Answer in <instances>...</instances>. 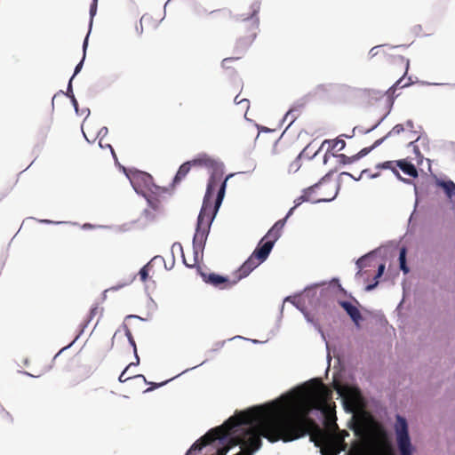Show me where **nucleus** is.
Segmentation results:
<instances>
[{"instance_id":"obj_1","label":"nucleus","mask_w":455,"mask_h":455,"mask_svg":"<svg viewBox=\"0 0 455 455\" xmlns=\"http://www.w3.org/2000/svg\"><path fill=\"white\" fill-rule=\"evenodd\" d=\"M298 416V406L286 410L278 402L265 403L247 411L235 413L223 425H227L224 442L215 441L217 449L248 446L253 437L266 438L270 443L293 442L305 436L302 428L293 425Z\"/></svg>"},{"instance_id":"obj_2","label":"nucleus","mask_w":455,"mask_h":455,"mask_svg":"<svg viewBox=\"0 0 455 455\" xmlns=\"http://www.w3.org/2000/svg\"><path fill=\"white\" fill-rule=\"evenodd\" d=\"M332 391L320 379H313L309 385L302 387V396L299 401V415L293 425L302 428L305 435H309L310 442L320 447L322 455H338L344 451V442L323 431L315 421L308 417L311 410L323 411Z\"/></svg>"},{"instance_id":"obj_3","label":"nucleus","mask_w":455,"mask_h":455,"mask_svg":"<svg viewBox=\"0 0 455 455\" xmlns=\"http://www.w3.org/2000/svg\"><path fill=\"white\" fill-rule=\"evenodd\" d=\"M227 179L223 180L221 174L217 172L210 176L206 194H204V203H202L201 212H199L198 221H196V235H194L193 238V259H187L184 258L183 248L180 243H175L172 245V253L177 251L182 254L183 264L188 267L196 266L199 259L202 257L205 241H207L208 234L210 233L211 224H212L219 207L221 202H223Z\"/></svg>"},{"instance_id":"obj_4","label":"nucleus","mask_w":455,"mask_h":455,"mask_svg":"<svg viewBox=\"0 0 455 455\" xmlns=\"http://www.w3.org/2000/svg\"><path fill=\"white\" fill-rule=\"evenodd\" d=\"M259 10V4L255 3L251 7L250 15L247 17L242 15V19L237 21V38L235 49L239 52L246 51L256 38L257 30H259V17H257Z\"/></svg>"},{"instance_id":"obj_5","label":"nucleus","mask_w":455,"mask_h":455,"mask_svg":"<svg viewBox=\"0 0 455 455\" xmlns=\"http://www.w3.org/2000/svg\"><path fill=\"white\" fill-rule=\"evenodd\" d=\"M336 185L329 181L322 180L319 183L311 186L304 191L302 195L294 199V208L298 207L304 202L313 204L320 202H330L336 196Z\"/></svg>"},{"instance_id":"obj_6","label":"nucleus","mask_w":455,"mask_h":455,"mask_svg":"<svg viewBox=\"0 0 455 455\" xmlns=\"http://www.w3.org/2000/svg\"><path fill=\"white\" fill-rule=\"evenodd\" d=\"M397 168L402 170L403 173L411 178H416L419 175V172H417V169H415L414 164L406 159H402L399 161H385L383 163H379L376 164L375 172H372L371 170H363L362 171V175H366L368 179H377L379 177V171L391 170L392 173H394L395 176L399 179V180L405 182L406 180L400 175Z\"/></svg>"},{"instance_id":"obj_7","label":"nucleus","mask_w":455,"mask_h":455,"mask_svg":"<svg viewBox=\"0 0 455 455\" xmlns=\"http://www.w3.org/2000/svg\"><path fill=\"white\" fill-rule=\"evenodd\" d=\"M270 253V245L267 244L263 248H256L253 251L252 254H251L250 258L237 268L236 272H235V277L237 280H242L247 277L251 271L256 269L261 263H263L266 259L269 256Z\"/></svg>"},{"instance_id":"obj_8","label":"nucleus","mask_w":455,"mask_h":455,"mask_svg":"<svg viewBox=\"0 0 455 455\" xmlns=\"http://www.w3.org/2000/svg\"><path fill=\"white\" fill-rule=\"evenodd\" d=\"M225 427H227V424H222L221 426L208 431L204 436L191 445L190 449H188L185 455H196L207 445L213 444L215 442H224L225 435L227 434L224 430Z\"/></svg>"},{"instance_id":"obj_9","label":"nucleus","mask_w":455,"mask_h":455,"mask_svg":"<svg viewBox=\"0 0 455 455\" xmlns=\"http://www.w3.org/2000/svg\"><path fill=\"white\" fill-rule=\"evenodd\" d=\"M395 434H396V443L400 454L411 455L413 446L408 433V423L402 416L396 415V423H395Z\"/></svg>"},{"instance_id":"obj_10","label":"nucleus","mask_w":455,"mask_h":455,"mask_svg":"<svg viewBox=\"0 0 455 455\" xmlns=\"http://www.w3.org/2000/svg\"><path fill=\"white\" fill-rule=\"evenodd\" d=\"M292 212H294V207H291V210H289L285 218L275 221L274 227L270 228L268 233H267L263 239L260 240V243H259V245L256 248H264L269 244L270 250H272L273 246H275V241H277L281 236V230L283 228L286 220L289 219V217L292 214Z\"/></svg>"},{"instance_id":"obj_11","label":"nucleus","mask_w":455,"mask_h":455,"mask_svg":"<svg viewBox=\"0 0 455 455\" xmlns=\"http://www.w3.org/2000/svg\"><path fill=\"white\" fill-rule=\"evenodd\" d=\"M202 277H204V283L220 289L230 288L240 281L237 280L236 276H235L234 280H229L216 273L202 274Z\"/></svg>"},{"instance_id":"obj_12","label":"nucleus","mask_w":455,"mask_h":455,"mask_svg":"<svg viewBox=\"0 0 455 455\" xmlns=\"http://www.w3.org/2000/svg\"><path fill=\"white\" fill-rule=\"evenodd\" d=\"M334 388L337 390L338 395L345 400L353 401L356 399L357 395H359V391L349 386H343L335 382Z\"/></svg>"},{"instance_id":"obj_13","label":"nucleus","mask_w":455,"mask_h":455,"mask_svg":"<svg viewBox=\"0 0 455 455\" xmlns=\"http://www.w3.org/2000/svg\"><path fill=\"white\" fill-rule=\"evenodd\" d=\"M339 306L343 308V310H345L346 314L350 316L354 323H355L356 326H359V322L362 321V314L356 306L347 301H339Z\"/></svg>"},{"instance_id":"obj_14","label":"nucleus","mask_w":455,"mask_h":455,"mask_svg":"<svg viewBox=\"0 0 455 455\" xmlns=\"http://www.w3.org/2000/svg\"><path fill=\"white\" fill-rule=\"evenodd\" d=\"M186 163H190V168L193 166H198L212 169L215 168L216 164H218L214 159L209 157L206 155H203Z\"/></svg>"},{"instance_id":"obj_15","label":"nucleus","mask_w":455,"mask_h":455,"mask_svg":"<svg viewBox=\"0 0 455 455\" xmlns=\"http://www.w3.org/2000/svg\"><path fill=\"white\" fill-rule=\"evenodd\" d=\"M232 17L229 9L223 8L210 12V19L215 23H222L228 20Z\"/></svg>"},{"instance_id":"obj_16","label":"nucleus","mask_w":455,"mask_h":455,"mask_svg":"<svg viewBox=\"0 0 455 455\" xmlns=\"http://www.w3.org/2000/svg\"><path fill=\"white\" fill-rule=\"evenodd\" d=\"M260 448L261 439L255 436L253 437L252 441H251L250 444H248V446L243 447V450H240V451L235 455H253V453Z\"/></svg>"},{"instance_id":"obj_17","label":"nucleus","mask_w":455,"mask_h":455,"mask_svg":"<svg viewBox=\"0 0 455 455\" xmlns=\"http://www.w3.org/2000/svg\"><path fill=\"white\" fill-rule=\"evenodd\" d=\"M438 187L442 188L445 191L446 196L455 204V183L451 180L448 181H437Z\"/></svg>"},{"instance_id":"obj_18","label":"nucleus","mask_w":455,"mask_h":455,"mask_svg":"<svg viewBox=\"0 0 455 455\" xmlns=\"http://www.w3.org/2000/svg\"><path fill=\"white\" fill-rule=\"evenodd\" d=\"M325 146H327V149L341 151L346 148V142L340 139L324 140L323 142H322L321 148H324Z\"/></svg>"},{"instance_id":"obj_19","label":"nucleus","mask_w":455,"mask_h":455,"mask_svg":"<svg viewBox=\"0 0 455 455\" xmlns=\"http://www.w3.org/2000/svg\"><path fill=\"white\" fill-rule=\"evenodd\" d=\"M189 170H191V167H189V163H184L180 164V169H178L176 177H174V180H172V183H174V185H178L181 180H183V179L188 173Z\"/></svg>"},{"instance_id":"obj_20","label":"nucleus","mask_w":455,"mask_h":455,"mask_svg":"<svg viewBox=\"0 0 455 455\" xmlns=\"http://www.w3.org/2000/svg\"><path fill=\"white\" fill-rule=\"evenodd\" d=\"M385 140V137H381L380 139H378L373 142L372 146L369 148H363L361 151H359L357 154H355V156L359 158H363L368 155L371 151H372L375 148L379 146Z\"/></svg>"},{"instance_id":"obj_21","label":"nucleus","mask_w":455,"mask_h":455,"mask_svg":"<svg viewBox=\"0 0 455 455\" xmlns=\"http://www.w3.org/2000/svg\"><path fill=\"white\" fill-rule=\"evenodd\" d=\"M335 157H337L338 162H339V164L342 165L350 164L359 160V158H360L355 156H347L345 154H338L335 156Z\"/></svg>"},{"instance_id":"obj_22","label":"nucleus","mask_w":455,"mask_h":455,"mask_svg":"<svg viewBox=\"0 0 455 455\" xmlns=\"http://www.w3.org/2000/svg\"><path fill=\"white\" fill-rule=\"evenodd\" d=\"M405 257H406V249L404 247H403L402 249H400V253H399L400 269H402L403 272L407 274L409 272V268L406 266Z\"/></svg>"},{"instance_id":"obj_23","label":"nucleus","mask_w":455,"mask_h":455,"mask_svg":"<svg viewBox=\"0 0 455 455\" xmlns=\"http://www.w3.org/2000/svg\"><path fill=\"white\" fill-rule=\"evenodd\" d=\"M324 427L330 432H334L338 429V425L335 422V417L327 415L326 419H324Z\"/></svg>"},{"instance_id":"obj_24","label":"nucleus","mask_w":455,"mask_h":455,"mask_svg":"<svg viewBox=\"0 0 455 455\" xmlns=\"http://www.w3.org/2000/svg\"><path fill=\"white\" fill-rule=\"evenodd\" d=\"M140 363V358L138 356H136V362L134 363H131L128 364V366H126L125 370L123 371V372H121L120 376H119V381L120 383H125L128 379H130L132 377L130 376H126V371L127 370L132 367V366H136Z\"/></svg>"},{"instance_id":"obj_25","label":"nucleus","mask_w":455,"mask_h":455,"mask_svg":"<svg viewBox=\"0 0 455 455\" xmlns=\"http://www.w3.org/2000/svg\"><path fill=\"white\" fill-rule=\"evenodd\" d=\"M384 269H385V265L383 263H381L378 266V272H376V275H375V283H373L371 284H368L366 287L367 291H371V290H373V288H375L377 286V283H379L377 281V279L381 277L382 274L384 273Z\"/></svg>"},{"instance_id":"obj_26","label":"nucleus","mask_w":455,"mask_h":455,"mask_svg":"<svg viewBox=\"0 0 455 455\" xmlns=\"http://www.w3.org/2000/svg\"><path fill=\"white\" fill-rule=\"evenodd\" d=\"M299 115V109L296 108H291L288 112H286L285 115V120H289L291 124L294 122V120L297 118V116Z\"/></svg>"},{"instance_id":"obj_27","label":"nucleus","mask_w":455,"mask_h":455,"mask_svg":"<svg viewBox=\"0 0 455 455\" xmlns=\"http://www.w3.org/2000/svg\"><path fill=\"white\" fill-rule=\"evenodd\" d=\"M124 332L126 339H128L129 344H131L132 347H133L134 355H137V347H135L134 339L132 338V331L129 330V328L124 325Z\"/></svg>"},{"instance_id":"obj_28","label":"nucleus","mask_w":455,"mask_h":455,"mask_svg":"<svg viewBox=\"0 0 455 455\" xmlns=\"http://www.w3.org/2000/svg\"><path fill=\"white\" fill-rule=\"evenodd\" d=\"M402 132H403V125L402 124H396L394 126V128H392L391 131L388 132V133H387L386 136H384L383 138H387L388 136H394V135H398L400 134Z\"/></svg>"},{"instance_id":"obj_29","label":"nucleus","mask_w":455,"mask_h":455,"mask_svg":"<svg viewBox=\"0 0 455 455\" xmlns=\"http://www.w3.org/2000/svg\"><path fill=\"white\" fill-rule=\"evenodd\" d=\"M148 265H146V266L142 267L141 269H140L139 275H140V279H141L142 283H145L146 281H148Z\"/></svg>"},{"instance_id":"obj_30","label":"nucleus","mask_w":455,"mask_h":455,"mask_svg":"<svg viewBox=\"0 0 455 455\" xmlns=\"http://www.w3.org/2000/svg\"><path fill=\"white\" fill-rule=\"evenodd\" d=\"M1 419H3V420H4L6 423H12V415H10L9 412L5 411L4 410H3V411H1Z\"/></svg>"},{"instance_id":"obj_31","label":"nucleus","mask_w":455,"mask_h":455,"mask_svg":"<svg viewBox=\"0 0 455 455\" xmlns=\"http://www.w3.org/2000/svg\"><path fill=\"white\" fill-rule=\"evenodd\" d=\"M97 1L98 0H92V4H91V6H90V15H91V17H93L96 14Z\"/></svg>"},{"instance_id":"obj_32","label":"nucleus","mask_w":455,"mask_h":455,"mask_svg":"<svg viewBox=\"0 0 455 455\" xmlns=\"http://www.w3.org/2000/svg\"><path fill=\"white\" fill-rule=\"evenodd\" d=\"M100 308L99 306H94L91 307L90 310V319H92L97 314H99Z\"/></svg>"},{"instance_id":"obj_33","label":"nucleus","mask_w":455,"mask_h":455,"mask_svg":"<svg viewBox=\"0 0 455 455\" xmlns=\"http://www.w3.org/2000/svg\"><path fill=\"white\" fill-rule=\"evenodd\" d=\"M238 96L235 97V104H243L245 108H248V104H249V101L245 99H243V100H240V99H237Z\"/></svg>"},{"instance_id":"obj_34","label":"nucleus","mask_w":455,"mask_h":455,"mask_svg":"<svg viewBox=\"0 0 455 455\" xmlns=\"http://www.w3.org/2000/svg\"><path fill=\"white\" fill-rule=\"evenodd\" d=\"M368 260L367 257H362L361 259L356 261V265H358L359 268H362L363 266H365V262Z\"/></svg>"},{"instance_id":"obj_35","label":"nucleus","mask_w":455,"mask_h":455,"mask_svg":"<svg viewBox=\"0 0 455 455\" xmlns=\"http://www.w3.org/2000/svg\"><path fill=\"white\" fill-rule=\"evenodd\" d=\"M399 60H400V61H402L403 65H404V67H405L404 74H406V72H408V68H409V60H407L402 56L399 57Z\"/></svg>"},{"instance_id":"obj_36","label":"nucleus","mask_w":455,"mask_h":455,"mask_svg":"<svg viewBox=\"0 0 455 455\" xmlns=\"http://www.w3.org/2000/svg\"><path fill=\"white\" fill-rule=\"evenodd\" d=\"M166 383H167V380H165V381H164V382H162L160 384H156V383L150 382L149 384L152 385V387L148 388V391H151V390H153V389H155V388H156L158 387H162V386H164Z\"/></svg>"},{"instance_id":"obj_37","label":"nucleus","mask_w":455,"mask_h":455,"mask_svg":"<svg viewBox=\"0 0 455 455\" xmlns=\"http://www.w3.org/2000/svg\"><path fill=\"white\" fill-rule=\"evenodd\" d=\"M234 60H240V56H237L235 58H225V59H223L222 64L224 67H226L228 62H230Z\"/></svg>"},{"instance_id":"obj_38","label":"nucleus","mask_w":455,"mask_h":455,"mask_svg":"<svg viewBox=\"0 0 455 455\" xmlns=\"http://www.w3.org/2000/svg\"><path fill=\"white\" fill-rule=\"evenodd\" d=\"M379 49H381V46H375L370 51V54H371L372 57L376 56V54L379 53Z\"/></svg>"},{"instance_id":"obj_39","label":"nucleus","mask_w":455,"mask_h":455,"mask_svg":"<svg viewBox=\"0 0 455 455\" xmlns=\"http://www.w3.org/2000/svg\"><path fill=\"white\" fill-rule=\"evenodd\" d=\"M81 67H83V60H80L79 64L75 67V71L73 76H75L76 74L80 72ZM74 78V77H71Z\"/></svg>"},{"instance_id":"obj_40","label":"nucleus","mask_w":455,"mask_h":455,"mask_svg":"<svg viewBox=\"0 0 455 455\" xmlns=\"http://www.w3.org/2000/svg\"><path fill=\"white\" fill-rule=\"evenodd\" d=\"M228 448H218L217 454L215 455H227Z\"/></svg>"},{"instance_id":"obj_41","label":"nucleus","mask_w":455,"mask_h":455,"mask_svg":"<svg viewBox=\"0 0 455 455\" xmlns=\"http://www.w3.org/2000/svg\"><path fill=\"white\" fill-rule=\"evenodd\" d=\"M381 455H393V451L389 447H386L383 451H381Z\"/></svg>"},{"instance_id":"obj_42","label":"nucleus","mask_w":455,"mask_h":455,"mask_svg":"<svg viewBox=\"0 0 455 455\" xmlns=\"http://www.w3.org/2000/svg\"><path fill=\"white\" fill-rule=\"evenodd\" d=\"M379 122H381V120H379V121L376 122L374 124H372V126H371V127H370V128H368V129L364 130V132H371V131H373L374 129H376V127L379 125Z\"/></svg>"},{"instance_id":"obj_43","label":"nucleus","mask_w":455,"mask_h":455,"mask_svg":"<svg viewBox=\"0 0 455 455\" xmlns=\"http://www.w3.org/2000/svg\"><path fill=\"white\" fill-rule=\"evenodd\" d=\"M71 82H72V79H70V83H68V93H66V95H68V98H71V95H74V94L72 93Z\"/></svg>"},{"instance_id":"obj_44","label":"nucleus","mask_w":455,"mask_h":455,"mask_svg":"<svg viewBox=\"0 0 455 455\" xmlns=\"http://www.w3.org/2000/svg\"><path fill=\"white\" fill-rule=\"evenodd\" d=\"M70 98H71V102H73L75 109H76L77 108V101H76L75 96L71 95Z\"/></svg>"},{"instance_id":"obj_45","label":"nucleus","mask_w":455,"mask_h":455,"mask_svg":"<svg viewBox=\"0 0 455 455\" xmlns=\"http://www.w3.org/2000/svg\"><path fill=\"white\" fill-rule=\"evenodd\" d=\"M107 147H108L109 149H111L112 155H115V150L112 148V147H110V145H107Z\"/></svg>"},{"instance_id":"obj_46","label":"nucleus","mask_w":455,"mask_h":455,"mask_svg":"<svg viewBox=\"0 0 455 455\" xmlns=\"http://www.w3.org/2000/svg\"><path fill=\"white\" fill-rule=\"evenodd\" d=\"M134 378H141V379H145V377H143V375H136V376H134Z\"/></svg>"},{"instance_id":"obj_47","label":"nucleus","mask_w":455,"mask_h":455,"mask_svg":"<svg viewBox=\"0 0 455 455\" xmlns=\"http://www.w3.org/2000/svg\"><path fill=\"white\" fill-rule=\"evenodd\" d=\"M407 125H408V126H410V127H412V126H413V124H411V121H408V122H407Z\"/></svg>"},{"instance_id":"obj_48","label":"nucleus","mask_w":455,"mask_h":455,"mask_svg":"<svg viewBox=\"0 0 455 455\" xmlns=\"http://www.w3.org/2000/svg\"><path fill=\"white\" fill-rule=\"evenodd\" d=\"M85 46H86V40L84 41V43H83V47L85 48Z\"/></svg>"},{"instance_id":"obj_49","label":"nucleus","mask_w":455,"mask_h":455,"mask_svg":"<svg viewBox=\"0 0 455 455\" xmlns=\"http://www.w3.org/2000/svg\"><path fill=\"white\" fill-rule=\"evenodd\" d=\"M342 175H349L348 172H342Z\"/></svg>"},{"instance_id":"obj_50","label":"nucleus","mask_w":455,"mask_h":455,"mask_svg":"<svg viewBox=\"0 0 455 455\" xmlns=\"http://www.w3.org/2000/svg\"><path fill=\"white\" fill-rule=\"evenodd\" d=\"M145 177H147V179H150V176L147 175V174H144Z\"/></svg>"}]
</instances>
